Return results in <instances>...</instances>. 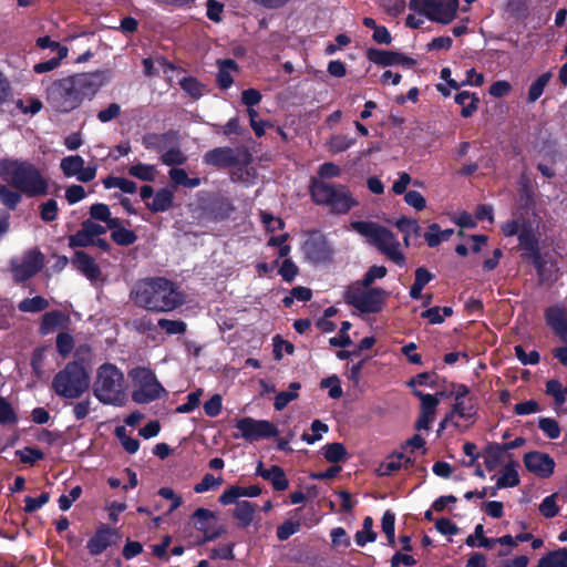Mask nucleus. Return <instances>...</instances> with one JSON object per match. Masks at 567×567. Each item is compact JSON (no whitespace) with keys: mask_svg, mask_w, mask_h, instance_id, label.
Returning <instances> with one entry per match:
<instances>
[{"mask_svg":"<svg viewBox=\"0 0 567 567\" xmlns=\"http://www.w3.org/2000/svg\"><path fill=\"white\" fill-rule=\"evenodd\" d=\"M111 79L107 70L75 73L56 79L45 90L48 106L58 114H68L81 106L84 100H93Z\"/></svg>","mask_w":567,"mask_h":567,"instance_id":"1","label":"nucleus"},{"mask_svg":"<svg viewBox=\"0 0 567 567\" xmlns=\"http://www.w3.org/2000/svg\"><path fill=\"white\" fill-rule=\"evenodd\" d=\"M132 293L138 307L153 312H168L184 303L175 284L164 277L146 278L136 284Z\"/></svg>","mask_w":567,"mask_h":567,"instance_id":"2","label":"nucleus"},{"mask_svg":"<svg viewBox=\"0 0 567 567\" xmlns=\"http://www.w3.org/2000/svg\"><path fill=\"white\" fill-rule=\"evenodd\" d=\"M0 177L29 198L49 194V182L33 163L24 159H0Z\"/></svg>","mask_w":567,"mask_h":567,"instance_id":"3","label":"nucleus"},{"mask_svg":"<svg viewBox=\"0 0 567 567\" xmlns=\"http://www.w3.org/2000/svg\"><path fill=\"white\" fill-rule=\"evenodd\" d=\"M309 194L316 205L328 207L333 215H346L359 205L349 187L343 184L312 178Z\"/></svg>","mask_w":567,"mask_h":567,"instance_id":"4","label":"nucleus"},{"mask_svg":"<svg viewBox=\"0 0 567 567\" xmlns=\"http://www.w3.org/2000/svg\"><path fill=\"white\" fill-rule=\"evenodd\" d=\"M350 227L362 236L370 239L381 254L395 265L403 267L405 265V256L400 251V241L395 235L386 227L380 226L373 221H352Z\"/></svg>","mask_w":567,"mask_h":567,"instance_id":"5","label":"nucleus"},{"mask_svg":"<svg viewBox=\"0 0 567 567\" xmlns=\"http://www.w3.org/2000/svg\"><path fill=\"white\" fill-rule=\"evenodd\" d=\"M90 386V375L83 363L71 361L53 378L52 389L65 399H79Z\"/></svg>","mask_w":567,"mask_h":567,"instance_id":"6","label":"nucleus"},{"mask_svg":"<svg viewBox=\"0 0 567 567\" xmlns=\"http://www.w3.org/2000/svg\"><path fill=\"white\" fill-rule=\"evenodd\" d=\"M123 372L112 363H104L96 371L93 394L104 403L120 406L124 402Z\"/></svg>","mask_w":567,"mask_h":567,"instance_id":"7","label":"nucleus"},{"mask_svg":"<svg viewBox=\"0 0 567 567\" xmlns=\"http://www.w3.org/2000/svg\"><path fill=\"white\" fill-rule=\"evenodd\" d=\"M128 377L135 386L132 392V400L137 404H146L167 394L155 373L148 368H133L128 372Z\"/></svg>","mask_w":567,"mask_h":567,"instance_id":"8","label":"nucleus"},{"mask_svg":"<svg viewBox=\"0 0 567 567\" xmlns=\"http://www.w3.org/2000/svg\"><path fill=\"white\" fill-rule=\"evenodd\" d=\"M389 292L380 287L349 288L344 293V300L361 313H379L383 310Z\"/></svg>","mask_w":567,"mask_h":567,"instance_id":"9","label":"nucleus"},{"mask_svg":"<svg viewBox=\"0 0 567 567\" xmlns=\"http://www.w3.org/2000/svg\"><path fill=\"white\" fill-rule=\"evenodd\" d=\"M235 426L240 434H234V437L238 439L240 436L250 443L275 437L279 434L277 426L272 422L268 420H256L250 416L237 420Z\"/></svg>","mask_w":567,"mask_h":567,"instance_id":"10","label":"nucleus"},{"mask_svg":"<svg viewBox=\"0 0 567 567\" xmlns=\"http://www.w3.org/2000/svg\"><path fill=\"white\" fill-rule=\"evenodd\" d=\"M244 159H240L239 153L229 146H219L207 151L203 156V163L213 166L217 169H226L237 167L238 165L248 164L250 162V154L247 151L243 152Z\"/></svg>","mask_w":567,"mask_h":567,"instance_id":"11","label":"nucleus"},{"mask_svg":"<svg viewBox=\"0 0 567 567\" xmlns=\"http://www.w3.org/2000/svg\"><path fill=\"white\" fill-rule=\"evenodd\" d=\"M306 258L312 264H327L333 258V248L320 231H312L302 245Z\"/></svg>","mask_w":567,"mask_h":567,"instance_id":"12","label":"nucleus"},{"mask_svg":"<svg viewBox=\"0 0 567 567\" xmlns=\"http://www.w3.org/2000/svg\"><path fill=\"white\" fill-rule=\"evenodd\" d=\"M121 538L120 532L109 524L101 523L86 543V549L92 557L100 556L109 547L114 546Z\"/></svg>","mask_w":567,"mask_h":567,"instance_id":"13","label":"nucleus"},{"mask_svg":"<svg viewBox=\"0 0 567 567\" xmlns=\"http://www.w3.org/2000/svg\"><path fill=\"white\" fill-rule=\"evenodd\" d=\"M532 264L536 270L538 285L553 286L561 277V271L556 257L550 252H544L533 258Z\"/></svg>","mask_w":567,"mask_h":567,"instance_id":"14","label":"nucleus"},{"mask_svg":"<svg viewBox=\"0 0 567 567\" xmlns=\"http://www.w3.org/2000/svg\"><path fill=\"white\" fill-rule=\"evenodd\" d=\"M368 61L379 66L402 65L404 68H413L416 60L401 52L369 48L365 51Z\"/></svg>","mask_w":567,"mask_h":567,"instance_id":"15","label":"nucleus"},{"mask_svg":"<svg viewBox=\"0 0 567 567\" xmlns=\"http://www.w3.org/2000/svg\"><path fill=\"white\" fill-rule=\"evenodd\" d=\"M524 465L526 470L540 478H548L554 474V458L543 452L532 451L524 455Z\"/></svg>","mask_w":567,"mask_h":567,"instance_id":"16","label":"nucleus"},{"mask_svg":"<svg viewBox=\"0 0 567 567\" xmlns=\"http://www.w3.org/2000/svg\"><path fill=\"white\" fill-rule=\"evenodd\" d=\"M44 265V255L37 249L29 250L22 262L13 268V277L17 282H23L35 276Z\"/></svg>","mask_w":567,"mask_h":567,"instance_id":"17","label":"nucleus"},{"mask_svg":"<svg viewBox=\"0 0 567 567\" xmlns=\"http://www.w3.org/2000/svg\"><path fill=\"white\" fill-rule=\"evenodd\" d=\"M178 132L169 130L165 133H146L142 136V145L148 151L163 153L169 145L178 144Z\"/></svg>","mask_w":567,"mask_h":567,"instance_id":"18","label":"nucleus"},{"mask_svg":"<svg viewBox=\"0 0 567 567\" xmlns=\"http://www.w3.org/2000/svg\"><path fill=\"white\" fill-rule=\"evenodd\" d=\"M457 8L458 0H432L429 20L449 24L455 19Z\"/></svg>","mask_w":567,"mask_h":567,"instance_id":"19","label":"nucleus"},{"mask_svg":"<svg viewBox=\"0 0 567 567\" xmlns=\"http://www.w3.org/2000/svg\"><path fill=\"white\" fill-rule=\"evenodd\" d=\"M517 239L519 247L524 250L522 254L524 259L532 260L542 254L538 238L528 220L523 223Z\"/></svg>","mask_w":567,"mask_h":567,"instance_id":"20","label":"nucleus"},{"mask_svg":"<svg viewBox=\"0 0 567 567\" xmlns=\"http://www.w3.org/2000/svg\"><path fill=\"white\" fill-rule=\"evenodd\" d=\"M73 267L90 280H96L102 271L95 259L83 250H76L71 259Z\"/></svg>","mask_w":567,"mask_h":567,"instance_id":"21","label":"nucleus"},{"mask_svg":"<svg viewBox=\"0 0 567 567\" xmlns=\"http://www.w3.org/2000/svg\"><path fill=\"white\" fill-rule=\"evenodd\" d=\"M256 475L268 481L276 492L286 491L289 487L286 473L279 465H271L269 468H265L262 462H259L256 467Z\"/></svg>","mask_w":567,"mask_h":567,"instance_id":"22","label":"nucleus"},{"mask_svg":"<svg viewBox=\"0 0 567 567\" xmlns=\"http://www.w3.org/2000/svg\"><path fill=\"white\" fill-rule=\"evenodd\" d=\"M547 326L563 340L567 341V311L558 306L545 310Z\"/></svg>","mask_w":567,"mask_h":567,"instance_id":"23","label":"nucleus"},{"mask_svg":"<svg viewBox=\"0 0 567 567\" xmlns=\"http://www.w3.org/2000/svg\"><path fill=\"white\" fill-rule=\"evenodd\" d=\"M234 206L227 198H215L205 207L206 216L213 221L227 219L234 212Z\"/></svg>","mask_w":567,"mask_h":567,"instance_id":"24","label":"nucleus"},{"mask_svg":"<svg viewBox=\"0 0 567 567\" xmlns=\"http://www.w3.org/2000/svg\"><path fill=\"white\" fill-rule=\"evenodd\" d=\"M217 64H218V72L216 75L217 86L220 90H228L234 83V79L230 74V71H238L239 66H238L237 62L233 59L218 60Z\"/></svg>","mask_w":567,"mask_h":567,"instance_id":"25","label":"nucleus"},{"mask_svg":"<svg viewBox=\"0 0 567 567\" xmlns=\"http://www.w3.org/2000/svg\"><path fill=\"white\" fill-rule=\"evenodd\" d=\"M174 203V192L168 187L161 188L154 195L151 202H146V207L152 213L167 212Z\"/></svg>","mask_w":567,"mask_h":567,"instance_id":"26","label":"nucleus"},{"mask_svg":"<svg viewBox=\"0 0 567 567\" xmlns=\"http://www.w3.org/2000/svg\"><path fill=\"white\" fill-rule=\"evenodd\" d=\"M454 101L461 105V115L464 118L471 117L478 109L480 97L476 93L462 91L455 94Z\"/></svg>","mask_w":567,"mask_h":567,"instance_id":"27","label":"nucleus"},{"mask_svg":"<svg viewBox=\"0 0 567 567\" xmlns=\"http://www.w3.org/2000/svg\"><path fill=\"white\" fill-rule=\"evenodd\" d=\"M257 507V504L249 501L237 502L233 516L238 520V525L240 527L247 528L250 526L254 520Z\"/></svg>","mask_w":567,"mask_h":567,"instance_id":"28","label":"nucleus"},{"mask_svg":"<svg viewBox=\"0 0 567 567\" xmlns=\"http://www.w3.org/2000/svg\"><path fill=\"white\" fill-rule=\"evenodd\" d=\"M519 466L518 462L511 461L508 462L502 471V475L498 477L496 482V488H506V487H515L519 484V475L517 472V467Z\"/></svg>","mask_w":567,"mask_h":567,"instance_id":"29","label":"nucleus"},{"mask_svg":"<svg viewBox=\"0 0 567 567\" xmlns=\"http://www.w3.org/2000/svg\"><path fill=\"white\" fill-rule=\"evenodd\" d=\"M536 567H567V547L548 551L538 560Z\"/></svg>","mask_w":567,"mask_h":567,"instance_id":"30","label":"nucleus"},{"mask_svg":"<svg viewBox=\"0 0 567 567\" xmlns=\"http://www.w3.org/2000/svg\"><path fill=\"white\" fill-rule=\"evenodd\" d=\"M404 457L403 452H393L386 456L385 461L382 462L377 468L378 476H391L400 471L401 461Z\"/></svg>","mask_w":567,"mask_h":567,"instance_id":"31","label":"nucleus"},{"mask_svg":"<svg viewBox=\"0 0 567 567\" xmlns=\"http://www.w3.org/2000/svg\"><path fill=\"white\" fill-rule=\"evenodd\" d=\"M504 453L499 443H488L483 452L486 468L494 471L501 464Z\"/></svg>","mask_w":567,"mask_h":567,"instance_id":"32","label":"nucleus"},{"mask_svg":"<svg viewBox=\"0 0 567 567\" xmlns=\"http://www.w3.org/2000/svg\"><path fill=\"white\" fill-rule=\"evenodd\" d=\"M65 320V315L60 310H52L45 312L42 316V320L40 323V333L48 334L52 332L58 327L62 326Z\"/></svg>","mask_w":567,"mask_h":567,"instance_id":"33","label":"nucleus"},{"mask_svg":"<svg viewBox=\"0 0 567 567\" xmlns=\"http://www.w3.org/2000/svg\"><path fill=\"white\" fill-rule=\"evenodd\" d=\"M323 457L329 463H340L348 458V451L342 443L333 442L328 443L322 447Z\"/></svg>","mask_w":567,"mask_h":567,"instance_id":"34","label":"nucleus"},{"mask_svg":"<svg viewBox=\"0 0 567 567\" xmlns=\"http://www.w3.org/2000/svg\"><path fill=\"white\" fill-rule=\"evenodd\" d=\"M130 176L135 177L143 182H154L157 175V169L154 165L137 163L127 168Z\"/></svg>","mask_w":567,"mask_h":567,"instance_id":"35","label":"nucleus"},{"mask_svg":"<svg viewBox=\"0 0 567 567\" xmlns=\"http://www.w3.org/2000/svg\"><path fill=\"white\" fill-rule=\"evenodd\" d=\"M22 193H20L18 189H12L7 185H0V203L8 209V210H16L18 205L22 200Z\"/></svg>","mask_w":567,"mask_h":567,"instance_id":"36","label":"nucleus"},{"mask_svg":"<svg viewBox=\"0 0 567 567\" xmlns=\"http://www.w3.org/2000/svg\"><path fill=\"white\" fill-rule=\"evenodd\" d=\"M301 388L299 382H291L289 384L288 391L279 392L274 402V408L276 411H282L291 401L296 400L299 394L298 390Z\"/></svg>","mask_w":567,"mask_h":567,"instance_id":"37","label":"nucleus"},{"mask_svg":"<svg viewBox=\"0 0 567 567\" xmlns=\"http://www.w3.org/2000/svg\"><path fill=\"white\" fill-rule=\"evenodd\" d=\"M519 197L524 202V206L529 209L535 206L534 190L532 179L526 173H522L518 179Z\"/></svg>","mask_w":567,"mask_h":567,"instance_id":"38","label":"nucleus"},{"mask_svg":"<svg viewBox=\"0 0 567 567\" xmlns=\"http://www.w3.org/2000/svg\"><path fill=\"white\" fill-rule=\"evenodd\" d=\"M187 156L176 145H169L161 155V162L166 166H178L185 164Z\"/></svg>","mask_w":567,"mask_h":567,"instance_id":"39","label":"nucleus"},{"mask_svg":"<svg viewBox=\"0 0 567 567\" xmlns=\"http://www.w3.org/2000/svg\"><path fill=\"white\" fill-rule=\"evenodd\" d=\"M179 86L194 100L200 99L206 87L205 84H203L195 76L192 75L184 76L183 79H181Z\"/></svg>","mask_w":567,"mask_h":567,"instance_id":"40","label":"nucleus"},{"mask_svg":"<svg viewBox=\"0 0 567 567\" xmlns=\"http://www.w3.org/2000/svg\"><path fill=\"white\" fill-rule=\"evenodd\" d=\"M49 307V301L42 296L33 298H24L18 305V309L25 313H37L45 310Z\"/></svg>","mask_w":567,"mask_h":567,"instance_id":"41","label":"nucleus"},{"mask_svg":"<svg viewBox=\"0 0 567 567\" xmlns=\"http://www.w3.org/2000/svg\"><path fill=\"white\" fill-rule=\"evenodd\" d=\"M551 79L550 72L540 74L529 86L527 94V102L535 103L544 93L545 87Z\"/></svg>","mask_w":567,"mask_h":567,"instance_id":"42","label":"nucleus"},{"mask_svg":"<svg viewBox=\"0 0 567 567\" xmlns=\"http://www.w3.org/2000/svg\"><path fill=\"white\" fill-rule=\"evenodd\" d=\"M373 519L370 516H367L363 519L362 529L358 530L354 535L355 544L360 547H363L367 543H372L377 539V533L372 529Z\"/></svg>","mask_w":567,"mask_h":567,"instance_id":"43","label":"nucleus"},{"mask_svg":"<svg viewBox=\"0 0 567 567\" xmlns=\"http://www.w3.org/2000/svg\"><path fill=\"white\" fill-rule=\"evenodd\" d=\"M59 205L54 198L42 202L38 206L39 217L44 223H52L58 219Z\"/></svg>","mask_w":567,"mask_h":567,"instance_id":"44","label":"nucleus"},{"mask_svg":"<svg viewBox=\"0 0 567 567\" xmlns=\"http://www.w3.org/2000/svg\"><path fill=\"white\" fill-rule=\"evenodd\" d=\"M412 393L421 401L420 411L435 416L436 408L440 403L439 398H436V395L424 393L416 389H414Z\"/></svg>","mask_w":567,"mask_h":567,"instance_id":"45","label":"nucleus"},{"mask_svg":"<svg viewBox=\"0 0 567 567\" xmlns=\"http://www.w3.org/2000/svg\"><path fill=\"white\" fill-rule=\"evenodd\" d=\"M394 226L396 229L402 233L403 235L412 236V237H420L421 236V226L419 225L416 219L402 216L396 219L394 223Z\"/></svg>","mask_w":567,"mask_h":567,"instance_id":"46","label":"nucleus"},{"mask_svg":"<svg viewBox=\"0 0 567 567\" xmlns=\"http://www.w3.org/2000/svg\"><path fill=\"white\" fill-rule=\"evenodd\" d=\"M84 159L80 155H71L62 158L60 163L61 171L63 172L64 176L72 177L75 176L80 168L84 165Z\"/></svg>","mask_w":567,"mask_h":567,"instance_id":"47","label":"nucleus"},{"mask_svg":"<svg viewBox=\"0 0 567 567\" xmlns=\"http://www.w3.org/2000/svg\"><path fill=\"white\" fill-rule=\"evenodd\" d=\"M18 423V415L12 404L0 395V424L12 425Z\"/></svg>","mask_w":567,"mask_h":567,"instance_id":"48","label":"nucleus"},{"mask_svg":"<svg viewBox=\"0 0 567 567\" xmlns=\"http://www.w3.org/2000/svg\"><path fill=\"white\" fill-rule=\"evenodd\" d=\"M157 326L168 336L184 334L187 330V324L183 320L159 319Z\"/></svg>","mask_w":567,"mask_h":567,"instance_id":"49","label":"nucleus"},{"mask_svg":"<svg viewBox=\"0 0 567 567\" xmlns=\"http://www.w3.org/2000/svg\"><path fill=\"white\" fill-rule=\"evenodd\" d=\"M115 435L121 441L123 449L128 454H135L140 449V441L137 439L126 435V429L124 426H117L115 429Z\"/></svg>","mask_w":567,"mask_h":567,"instance_id":"50","label":"nucleus"},{"mask_svg":"<svg viewBox=\"0 0 567 567\" xmlns=\"http://www.w3.org/2000/svg\"><path fill=\"white\" fill-rule=\"evenodd\" d=\"M89 246H93V239L91 238L85 227L81 226V228L75 234L69 236L70 248H84Z\"/></svg>","mask_w":567,"mask_h":567,"instance_id":"51","label":"nucleus"},{"mask_svg":"<svg viewBox=\"0 0 567 567\" xmlns=\"http://www.w3.org/2000/svg\"><path fill=\"white\" fill-rule=\"evenodd\" d=\"M111 239L118 246H131L137 240V235L134 230L121 228L111 233Z\"/></svg>","mask_w":567,"mask_h":567,"instance_id":"52","label":"nucleus"},{"mask_svg":"<svg viewBox=\"0 0 567 567\" xmlns=\"http://www.w3.org/2000/svg\"><path fill=\"white\" fill-rule=\"evenodd\" d=\"M352 324L349 321L341 322L340 331L338 337H332L329 339V344L331 347L338 348H347L352 344V340L348 334V331L351 329Z\"/></svg>","mask_w":567,"mask_h":567,"instance_id":"53","label":"nucleus"},{"mask_svg":"<svg viewBox=\"0 0 567 567\" xmlns=\"http://www.w3.org/2000/svg\"><path fill=\"white\" fill-rule=\"evenodd\" d=\"M538 427L546 434L550 440H556L560 436L561 430L559 423L553 417H540L538 421Z\"/></svg>","mask_w":567,"mask_h":567,"instance_id":"54","label":"nucleus"},{"mask_svg":"<svg viewBox=\"0 0 567 567\" xmlns=\"http://www.w3.org/2000/svg\"><path fill=\"white\" fill-rule=\"evenodd\" d=\"M16 455L21 463L33 465L35 462L44 458V453L38 447H24V450L16 451Z\"/></svg>","mask_w":567,"mask_h":567,"instance_id":"55","label":"nucleus"},{"mask_svg":"<svg viewBox=\"0 0 567 567\" xmlns=\"http://www.w3.org/2000/svg\"><path fill=\"white\" fill-rule=\"evenodd\" d=\"M301 528L299 520L287 519L277 527V538L279 540H287L290 536L298 533Z\"/></svg>","mask_w":567,"mask_h":567,"instance_id":"56","label":"nucleus"},{"mask_svg":"<svg viewBox=\"0 0 567 567\" xmlns=\"http://www.w3.org/2000/svg\"><path fill=\"white\" fill-rule=\"evenodd\" d=\"M388 274V269L384 267V266H371L368 271L364 274L362 280H361V286L363 288H369L372 286V284L377 280V279H382L386 276Z\"/></svg>","mask_w":567,"mask_h":567,"instance_id":"57","label":"nucleus"},{"mask_svg":"<svg viewBox=\"0 0 567 567\" xmlns=\"http://www.w3.org/2000/svg\"><path fill=\"white\" fill-rule=\"evenodd\" d=\"M55 346L58 352L63 357L66 358L74 348V339L73 337L68 332H60L56 336Z\"/></svg>","mask_w":567,"mask_h":567,"instance_id":"58","label":"nucleus"},{"mask_svg":"<svg viewBox=\"0 0 567 567\" xmlns=\"http://www.w3.org/2000/svg\"><path fill=\"white\" fill-rule=\"evenodd\" d=\"M507 11L515 19H526L529 14V9L526 0H508Z\"/></svg>","mask_w":567,"mask_h":567,"instance_id":"59","label":"nucleus"},{"mask_svg":"<svg viewBox=\"0 0 567 567\" xmlns=\"http://www.w3.org/2000/svg\"><path fill=\"white\" fill-rule=\"evenodd\" d=\"M50 501V494L48 492H42L38 497L25 496L24 498V508L25 513H34L40 509Z\"/></svg>","mask_w":567,"mask_h":567,"instance_id":"60","label":"nucleus"},{"mask_svg":"<svg viewBox=\"0 0 567 567\" xmlns=\"http://www.w3.org/2000/svg\"><path fill=\"white\" fill-rule=\"evenodd\" d=\"M202 394V389H197L196 391L190 392L187 395V402L178 405L175 411L181 414L193 412L199 405Z\"/></svg>","mask_w":567,"mask_h":567,"instance_id":"61","label":"nucleus"},{"mask_svg":"<svg viewBox=\"0 0 567 567\" xmlns=\"http://www.w3.org/2000/svg\"><path fill=\"white\" fill-rule=\"evenodd\" d=\"M355 144V140L348 135H334L330 140V150L333 153H341Z\"/></svg>","mask_w":567,"mask_h":567,"instance_id":"62","label":"nucleus"},{"mask_svg":"<svg viewBox=\"0 0 567 567\" xmlns=\"http://www.w3.org/2000/svg\"><path fill=\"white\" fill-rule=\"evenodd\" d=\"M540 514L546 518H553L559 513V507L556 504V494L546 496L539 505Z\"/></svg>","mask_w":567,"mask_h":567,"instance_id":"63","label":"nucleus"},{"mask_svg":"<svg viewBox=\"0 0 567 567\" xmlns=\"http://www.w3.org/2000/svg\"><path fill=\"white\" fill-rule=\"evenodd\" d=\"M223 483L221 477H214L213 474L206 473L202 481L194 486V492L197 494L205 493L212 488L219 486Z\"/></svg>","mask_w":567,"mask_h":567,"instance_id":"64","label":"nucleus"}]
</instances>
